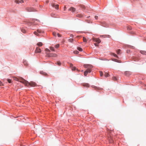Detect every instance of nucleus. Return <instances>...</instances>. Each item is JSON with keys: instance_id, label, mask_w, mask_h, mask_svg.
I'll use <instances>...</instances> for the list:
<instances>
[{"instance_id": "obj_1", "label": "nucleus", "mask_w": 146, "mask_h": 146, "mask_svg": "<svg viewBox=\"0 0 146 146\" xmlns=\"http://www.w3.org/2000/svg\"><path fill=\"white\" fill-rule=\"evenodd\" d=\"M22 81H20L22 83H23L27 86H30L31 87H35L36 86V83L34 82H29L23 79H22Z\"/></svg>"}, {"instance_id": "obj_2", "label": "nucleus", "mask_w": 146, "mask_h": 146, "mask_svg": "<svg viewBox=\"0 0 146 146\" xmlns=\"http://www.w3.org/2000/svg\"><path fill=\"white\" fill-rule=\"evenodd\" d=\"M92 40L93 41L97 42L98 44L100 43L101 41L100 39L99 38H93Z\"/></svg>"}, {"instance_id": "obj_3", "label": "nucleus", "mask_w": 146, "mask_h": 146, "mask_svg": "<svg viewBox=\"0 0 146 146\" xmlns=\"http://www.w3.org/2000/svg\"><path fill=\"white\" fill-rule=\"evenodd\" d=\"M48 56L50 57H57V55L55 53H49L48 54Z\"/></svg>"}, {"instance_id": "obj_4", "label": "nucleus", "mask_w": 146, "mask_h": 146, "mask_svg": "<svg viewBox=\"0 0 146 146\" xmlns=\"http://www.w3.org/2000/svg\"><path fill=\"white\" fill-rule=\"evenodd\" d=\"M91 70L90 69H87L84 72V75L86 76L88 73H90L91 72Z\"/></svg>"}, {"instance_id": "obj_5", "label": "nucleus", "mask_w": 146, "mask_h": 146, "mask_svg": "<svg viewBox=\"0 0 146 146\" xmlns=\"http://www.w3.org/2000/svg\"><path fill=\"white\" fill-rule=\"evenodd\" d=\"M41 50L40 48L39 47H37L36 48L35 52L36 53H40L41 52Z\"/></svg>"}, {"instance_id": "obj_6", "label": "nucleus", "mask_w": 146, "mask_h": 146, "mask_svg": "<svg viewBox=\"0 0 146 146\" xmlns=\"http://www.w3.org/2000/svg\"><path fill=\"white\" fill-rule=\"evenodd\" d=\"M84 66L85 68H87V69L90 68L91 69L92 68V66L89 65L84 64Z\"/></svg>"}, {"instance_id": "obj_7", "label": "nucleus", "mask_w": 146, "mask_h": 146, "mask_svg": "<svg viewBox=\"0 0 146 146\" xmlns=\"http://www.w3.org/2000/svg\"><path fill=\"white\" fill-rule=\"evenodd\" d=\"M100 23L101 25L103 26L106 27H107L108 26V24H106V23L105 22H101Z\"/></svg>"}, {"instance_id": "obj_8", "label": "nucleus", "mask_w": 146, "mask_h": 146, "mask_svg": "<svg viewBox=\"0 0 146 146\" xmlns=\"http://www.w3.org/2000/svg\"><path fill=\"white\" fill-rule=\"evenodd\" d=\"M27 11L29 12L34 11V9L32 8H26Z\"/></svg>"}, {"instance_id": "obj_9", "label": "nucleus", "mask_w": 146, "mask_h": 146, "mask_svg": "<svg viewBox=\"0 0 146 146\" xmlns=\"http://www.w3.org/2000/svg\"><path fill=\"white\" fill-rule=\"evenodd\" d=\"M69 11H71L73 13L74 12L76 11V9L74 7H71L70 8L68 9Z\"/></svg>"}, {"instance_id": "obj_10", "label": "nucleus", "mask_w": 146, "mask_h": 146, "mask_svg": "<svg viewBox=\"0 0 146 146\" xmlns=\"http://www.w3.org/2000/svg\"><path fill=\"white\" fill-rule=\"evenodd\" d=\"M22 79H23V78H20L19 79V78H17L15 77L13 78V79L14 80H15L16 81H19L21 82L20 81H22Z\"/></svg>"}, {"instance_id": "obj_11", "label": "nucleus", "mask_w": 146, "mask_h": 146, "mask_svg": "<svg viewBox=\"0 0 146 146\" xmlns=\"http://www.w3.org/2000/svg\"><path fill=\"white\" fill-rule=\"evenodd\" d=\"M82 85L84 87H89V85L88 83H84L82 84Z\"/></svg>"}, {"instance_id": "obj_12", "label": "nucleus", "mask_w": 146, "mask_h": 146, "mask_svg": "<svg viewBox=\"0 0 146 146\" xmlns=\"http://www.w3.org/2000/svg\"><path fill=\"white\" fill-rule=\"evenodd\" d=\"M108 139L109 141V142L110 143H112L113 142V139L111 137H109L108 138Z\"/></svg>"}, {"instance_id": "obj_13", "label": "nucleus", "mask_w": 146, "mask_h": 146, "mask_svg": "<svg viewBox=\"0 0 146 146\" xmlns=\"http://www.w3.org/2000/svg\"><path fill=\"white\" fill-rule=\"evenodd\" d=\"M112 60L113 61L116 62H119V63H121V62L120 60H118L117 59H112Z\"/></svg>"}, {"instance_id": "obj_14", "label": "nucleus", "mask_w": 146, "mask_h": 146, "mask_svg": "<svg viewBox=\"0 0 146 146\" xmlns=\"http://www.w3.org/2000/svg\"><path fill=\"white\" fill-rule=\"evenodd\" d=\"M37 45L38 46H42V43L40 42H39L37 44Z\"/></svg>"}, {"instance_id": "obj_15", "label": "nucleus", "mask_w": 146, "mask_h": 146, "mask_svg": "<svg viewBox=\"0 0 146 146\" xmlns=\"http://www.w3.org/2000/svg\"><path fill=\"white\" fill-rule=\"evenodd\" d=\"M140 53L146 55V51H140Z\"/></svg>"}, {"instance_id": "obj_16", "label": "nucleus", "mask_w": 146, "mask_h": 146, "mask_svg": "<svg viewBox=\"0 0 146 146\" xmlns=\"http://www.w3.org/2000/svg\"><path fill=\"white\" fill-rule=\"evenodd\" d=\"M23 63L24 65L25 66H27L28 65V63L27 61L26 60H24L23 62Z\"/></svg>"}, {"instance_id": "obj_17", "label": "nucleus", "mask_w": 146, "mask_h": 146, "mask_svg": "<svg viewBox=\"0 0 146 146\" xmlns=\"http://www.w3.org/2000/svg\"><path fill=\"white\" fill-rule=\"evenodd\" d=\"M55 64H57L59 66H60L61 64V62L59 61H57Z\"/></svg>"}, {"instance_id": "obj_18", "label": "nucleus", "mask_w": 146, "mask_h": 146, "mask_svg": "<svg viewBox=\"0 0 146 146\" xmlns=\"http://www.w3.org/2000/svg\"><path fill=\"white\" fill-rule=\"evenodd\" d=\"M76 16L78 17H82L83 15L82 14H77Z\"/></svg>"}, {"instance_id": "obj_19", "label": "nucleus", "mask_w": 146, "mask_h": 146, "mask_svg": "<svg viewBox=\"0 0 146 146\" xmlns=\"http://www.w3.org/2000/svg\"><path fill=\"white\" fill-rule=\"evenodd\" d=\"M104 76L106 77H108L109 76V74H108V73H107V72H105V74H104Z\"/></svg>"}, {"instance_id": "obj_20", "label": "nucleus", "mask_w": 146, "mask_h": 146, "mask_svg": "<svg viewBox=\"0 0 146 146\" xmlns=\"http://www.w3.org/2000/svg\"><path fill=\"white\" fill-rule=\"evenodd\" d=\"M111 54L113 55L114 57L117 58H118V56L114 53H112Z\"/></svg>"}, {"instance_id": "obj_21", "label": "nucleus", "mask_w": 146, "mask_h": 146, "mask_svg": "<svg viewBox=\"0 0 146 146\" xmlns=\"http://www.w3.org/2000/svg\"><path fill=\"white\" fill-rule=\"evenodd\" d=\"M120 51H121V50L119 49H118L117 50L116 52H117V54H121L120 52Z\"/></svg>"}, {"instance_id": "obj_22", "label": "nucleus", "mask_w": 146, "mask_h": 146, "mask_svg": "<svg viewBox=\"0 0 146 146\" xmlns=\"http://www.w3.org/2000/svg\"><path fill=\"white\" fill-rule=\"evenodd\" d=\"M58 7L59 5H55L54 7H55V9H58Z\"/></svg>"}, {"instance_id": "obj_23", "label": "nucleus", "mask_w": 146, "mask_h": 146, "mask_svg": "<svg viewBox=\"0 0 146 146\" xmlns=\"http://www.w3.org/2000/svg\"><path fill=\"white\" fill-rule=\"evenodd\" d=\"M73 41V39L72 38H70L68 39V41L71 42H72Z\"/></svg>"}, {"instance_id": "obj_24", "label": "nucleus", "mask_w": 146, "mask_h": 146, "mask_svg": "<svg viewBox=\"0 0 146 146\" xmlns=\"http://www.w3.org/2000/svg\"><path fill=\"white\" fill-rule=\"evenodd\" d=\"M50 50H52V51H54V47H52V46L50 47Z\"/></svg>"}, {"instance_id": "obj_25", "label": "nucleus", "mask_w": 146, "mask_h": 146, "mask_svg": "<svg viewBox=\"0 0 146 146\" xmlns=\"http://www.w3.org/2000/svg\"><path fill=\"white\" fill-rule=\"evenodd\" d=\"M77 49L80 51H82V49L80 47H77Z\"/></svg>"}, {"instance_id": "obj_26", "label": "nucleus", "mask_w": 146, "mask_h": 146, "mask_svg": "<svg viewBox=\"0 0 146 146\" xmlns=\"http://www.w3.org/2000/svg\"><path fill=\"white\" fill-rule=\"evenodd\" d=\"M83 40L84 42H86L87 41V39L84 37H83Z\"/></svg>"}, {"instance_id": "obj_27", "label": "nucleus", "mask_w": 146, "mask_h": 146, "mask_svg": "<svg viewBox=\"0 0 146 146\" xmlns=\"http://www.w3.org/2000/svg\"><path fill=\"white\" fill-rule=\"evenodd\" d=\"M127 29L128 30H131V27L130 26H128L127 27Z\"/></svg>"}, {"instance_id": "obj_28", "label": "nucleus", "mask_w": 146, "mask_h": 146, "mask_svg": "<svg viewBox=\"0 0 146 146\" xmlns=\"http://www.w3.org/2000/svg\"><path fill=\"white\" fill-rule=\"evenodd\" d=\"M21 30V31L23 33H25L26 31H25V30L24 29H22Z\"/></svg>"}, {"instance_id": "obj_29", "label": "nucleus", "mask_w": 146, "mask_h": 146, "mask_svg": "<svg viewBox=\"0 0 146 146\" xmlns=\"http://www.w3.org/2000/svg\"><path fill=\"white\" fill-rule=\"evenodd\" d=\"M74 53L75 54H77L79 53V52L77 50H76L74 52Z\"/></svg>"}, {"instance_id": "obj_30", "label": "nucleus", "mask_w": 146, "mask_h": 146, "mask_svg": "<svg viewBox=\"0 0 146 146\" xmlns=\"http://www.w3.org/2000/svg\"><path fill=\"white\" fill-rule=\"evenodd\" d=\"M52 34L54 36H56V35L57 34H56V33L55 32H53L52 33Z\"/></svg>"}, {"instance_id": "obj_31", "label": "nucleus", "mask_w": 146, "mask_h": 146, "mask_svg": "<svg viewBox=\"0 0 146 146\" xmlns=\"http://www.w3.org/2000/svg\"><path fill=\"white\" fill-rule=\"evenodd\" d=\"M130 73L129 72V71H126L125 72V74L126 75H127L128 74Z\"/></svg>"}, {"instance_id": "obj_32", "label": "nucleus", "mask_w": 146, "mask_h": 146, "mask_svg": "<svg viewBox=\"0 0 146 146\" xmlns=\"http://www.w3.org/2000/svg\"><path fill=\"white\" fill-rule=\"evenodd\" d=\"M15 2L19 4L20 3V1L18 0H15Z\"/></svg>"}, {"instance_id": "obj_33", "label": "nucleus", "mask_w": 146, "mask_h": 146, "mask_svg": "<svg viewBox=\"0 0 146 146\" xmlns=\"http://www.w3.org/2000/svg\"><path fill=\"white\" fill-rule=\"evenodd\" d=\"M37 31L38 33H41L42 32L41 31L40 29H38L37 30Z\"/></svg>"}, {"instance_id": "obj_34", "label": "nucleus", "mask_w": 146, "mask_h": 146, "mask_svg": "<svg viewBox=\"0 0 146 146\" xmlns=\"http://www.w3.org/2000/svg\"><path fill=\"white\" fill-rule=\"evenodd\" d=\"M100 74L101 76H102L103 75V72L101 71H100Z\"/></svg>"}, {"instance_id": "obj_35", "label": "nucleus", "mask_w": 146, "mask_h": 146, "mask_svg": "<svg viewBox=\"0 0 146 146\" xmlns=\"http://www.w3.org/2000/svg\"><path fill=\"white\" fill-rule=\"evenodd\" d=\"M59 44H56L55 46V47L56 48H58V47H59Z\"/></svg>"}, {"instance_id": "obj_36", "label": "nucleus", "mask_w": 146, "mask_h": 146, "mask_svg": "<svg viewBox=\"0 0 146 146\" xmlns=\"http://www.w3.org/2000/svg\"><path fill=\"white\" fill-rule=\"evenodd\" d=\"M45 50L46 52H50V50L48 48H46L45 49Z\"/></svg>"}, {"instance_id": "obj_37", "label": "nucleus", "mask_w": 146, "mask_h": 146, "mask_svg": "<svg viewBox=\"0 0 146 146\" xmlns=\"http://www.w3.org/2000/svg\"><path fill=\"white\" fill-rule=\"evenodd\" d=\"M98 44L97 43H94V44L96 46H98Z\"/></svg>"}, {"instance_id": "obj_38", "label": "nucleus", "mask_w": 146, "mask_h": 146, "mask_svg": "<svg viewBox=\"0 0 146 146\" xmlns=\"http://www.w3.org/2000/svg\"><path fill=\"white\" fill-rule=\"evenodd\" d=\"M7 81L9 82V83H11V80L9 79H7Z\"/></svg>"}, {"instance_id": "obj_39", "label": "nucleus", "mask_w": 146, "mask_h": 146, "mask_svg": "<svg viewBox=\"0 0 146 146\" xmlns=\"http://www.w3.org/2000/svg\"><path fill=\"white\" fill-rule=\"evenodd\" d=\"M113 80H117V79L115 77H113Z\"/></svg>"}, {"instance_id": "obj_40", "label": "nucleus", "mask_w": 146, "mask_h": 146, "mask_svg": "<svg viewBox=\"0 0 146 146\" xmlns=\"http://www.w3.org/2000/svg\"><path fill=\"white\" fill-rule=\"evenodd\" d=\"M51 5L53 7H54L55 5L54 3H52Z\"/></svg>"}, {"instance_id": "obj_41", "label": "nucleus", "mask_w": 146, "mask_h": 146, "mask_svg": "<svg viewBox=\"0 0 146 146\" xmlns=\"http://www.w3.org/2000/svg\"><path fill=\"white\" fill-rule=\"evenodd\" d=\"M34 34H35V35H37V36H38V33H37V32H35H35H34Z\"/></svg>"}, {"instance_id": "obj_42", "label": "nucleus", "mask_w": 146, "mask_h": 146, "mask_svg": "<svg viewBox=\"0 0 146 146\" xmlns=\"http://www.w3.org/2000/svg\"><path fill=\"white\" fill-rule=\"evenodd\" d=\"M57 35L58 37H60L61 36V35L60 34H59L58 33L57 34Z\"/></svg>"}, {"instance_id": "obj_43", "label": "nucleus", "mask_w": 146, "mask_h": 146, "mask_svg": "<svg viewBox=\"0 0 146 146\" xmlns=\"http://www.w3.org/2000/svg\"><path fill=\"white\" fill-rule=\"evenodd\" d=\"M24 2L23 0H21V1H20V3H23Z\"/></svg>"}, {"instance_id": "obj_44", "label": "nucleus", "mask_w": 146, "mask_h": 146, "mask_svg": "<svg viewBox=\"0 0 146 146\" xmlns=\"http://www.w3.org/2000/svg\"><path fill=\"white\" fill-rule=\"evenodd\" d=\"M3 85L2 83L0 81V86H2Z\"/></svg>"}, {"instance_id": "obj_45", "label": "nucleus", "mask_w": 146, "mask_h": 146, "mask_svg": "<svg viewBox=\"0 0 146 146\" xmlns=\"http://www.w3.org/2000/svg\"><path fill=\"white\" fill-rule=\"evenodd\" d=\"M95 18L96 19H98V16H95Z\"/></svg>"}, {"instance_id": "obj_46", "label": "nucleus", "mask_w": 146, "mask_h": 146, "mask_svg": "<svg viewBox=\"0 0 146 146\" xmlns=\"http://www.w3.org/2000/svg\"><path fill=\"white\" fill-rule=\"evenodd\" d=\"M72 70H74L76 68L75 67H72Z\"/></svg>"}, {"instance_id": "obj_47", "label": "nucleus", "mask_w": 146, "mask_h": 146, "mask_svg": "<svg viewBox=\"0 0 146 146\" xmlns=\"http://www.w3.org/2000/svg\"><path fill=\"white\" fill-rule=\"evenodd\" d=\"M66 6H64V11H66Z\"/></svg>"}, {"instance_id": "obj_48", "label": "nucleus", "mask_w": 146, "mask_h": 146, "mask_svg": "<svg viewBox=\"0 0 146 146\" xmlns=\"http://www.w3.org/2000/svg\"><path fill=\"white\" fill-rule=\"evenodd\" d=\"M73 66V64H71V63L70 64V67H71L72 68V67Z\"/></svg>"}, {"instance_id": "obj_49", "label": "nucleus", "mask_w": 146, "mask_h": 146, "mask_svg": "<svg viewBox=\"0 0 146 146\" xmlns=\"http://www.w3.org/2000/svg\"><path fill=\"white\" fill-rule=\"evenodd\" d=\"M70 36H71L72 37H73V35L72 34H71L70 35Z\"/></svg>"}, {"instance_id": "obj_50", "label": "nucleus", "mask_w": 146, "mask_h": 146, "mask_svg": "<svg viewBox=\"0 0 146 146\" xmlns=\"http://www.w3.org/2000/svg\"><path fill=\"white\" fill-rule=\"evenodd\" d=\"M48 2H49V1H46V3H48Z\"/></svg>"}]
</instances>
